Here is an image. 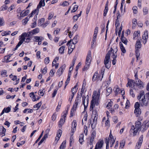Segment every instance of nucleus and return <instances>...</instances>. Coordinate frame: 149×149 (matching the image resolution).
Here are the masks:
<instances>
[{"label": "nucleus", "instance_id": "c9c22d12", "mask_svg": "<svg viewBox=\"0 0 149 149\" xmlns=\"http://www.w3.org/2000/svg\"><path fill=\"white\" fill-rule=\"evenodd\" d=\"M77 86H75L74 87L72 88L71 90V92L72 94L75 95L77 92Z\"/></svg>", "mask_w": 149, "mask_h": 149}, {"label": "nucleus", "instance_id": "423d86ee", "mask_svg": "<svg viewBox=\"0 0 149 149\" xmlns=\"http://www.w3.org/2000/svg\"><path fill=\"white\" fill-rule=\"evenodd\" d=\"M77 125V122L75 120H74L72 123V127L71 129V132L70 134V144L74 142L73 135L74 132L76 130V127Z\"/></svg>", "mask_w": 149, "mask_h": 149}, {"label": "nucleus", "instance_id": "f257e3e1", "mask_svg": "<svg viewBox=\"0 0 149 149\" xmlns=\"http://www.w3.org/2000/svg\"><path fill=\"white\" fill-rule=\"evenodd\" d=\"M102 88L101 87L97 92L96 91H94L92 99L91 101L90 106V109L92 110L93 108L94 105L97 106L99 104V100L100 96V90Z\"/></svg>", "mask_w": 149, "mask_h": 149}, {"label": "nucleus", "instance_id": "e2e57ef3", "mask_svg": "<svg viewBox=\"0 0 149 149\" xmlns=\"http://www.w3.org/2000/svg\"><path fill=\"white\" fill-rule=\"evenodd\" d=\"M97 34H93V38L92 42V43L93 44H94L96 40V38L97 37Z\"/></svg>", "mask_w": 149, "mask_h": 149}, {"label": "nucleus", "instance_id": "4d7b16f0", "mask_svg": "<svg viewBox=\"0 0 149 149\" xmlns=\"http://www.w3.org/2000/svg\"><path fill=\"white\" fill-rule=\"evenodd\" d=\"M113 105V102L111 101L109 102L107 104L106 107L108 109H110Z\"/></svg>", "mask_w": 149, "mask_h": 149}, {"label": "nucleus", "instance_id": "cd10ccee", "mask_svg": "<svg viewBox=\"0 0 149 149\" xmlns=\"http://www.w3.org/2000/svg\"><path fill=\"white\" fill-rule=\"evenodd\" d=\"M6 131V129L3 126L0 127V134L2 135V136L5 135V133Z\"/></svg>", "mask_w": 149, "mask_h": 149}, {"label": "nucleus", "instance_id": "4468645a", "mask_svg": "<svg viewBox=\"0 0 149 149\" xmlns=\"http://www.w3.org/2000/svg\"><path fill=\"white\" fill-rule=\"evenodd\" d=\"M141 47V42L139 40H137L135 45V52H139Z\"/></svg>", "mask_w": 149, "mask_h": 149}, {"label": "nucleus", "instance_id": "6e6d98bb", "mask_svg": "<svg viewBox=\"0 0 149 149\" xmlns=\"http://www.w3.org/2000/svg\"><path fill=\"white\" fill-rule=\"evenodd\" d=\"M4 20L3 17H0V27L3 26L4 24Z\"/></svg>", "mask_w": 149, "mask_h": 149}, {"label": "nucleus", "instance_id": "6e6552de", "mask_svg": "<svg viewBox=\"0 0 149 149\" xmlns=\"http://www.w3.org/2000/svg\"><path fill=\"white\" fill-rule=\"evenodd\" d=\"M91 59V52L89 51L86 57V65L83 69L84 70H86L89 68L90 65Z\"/></svg>", "mask_w": 149, "mask_h": 149}, {"label": "nucleus", "instance_id": "6ab92c4d", "mask_svg": "<svg viewBox=\"0 0 149 149\" xmlns=\"http://www.w3.org/2000/svg\"><path fill=\"white\" fill-rule=\"evenodd\" d=\"M148 31L146 30L144 31V33L143 36V43L145 44L147 41L148 38Z\"/></svg>", "mask_w": 149, "mask_h": 149}, {"label": "nucleus", "instance_id": "39448f33", "mask_svg": "<svg viewBox=\"0 0 149 149\" xmlns=\"http://www.w3.org/2000/svg\"><path fill=\"white\" fill-rule=\"evenodd\" d=\"M115 140L116 138L113 137L111 132L108 138H106L105 140L106 144V149H109V143L110 144V147H112L113 145L115 142Z\"/></svg>", "mask_w": 149, "mask_h": 149}, {"label": "nucleus", "instance_id": "5701e85b", "mask_svg": "<svg viewBox=\"0 0 149 149\" xmlns=\"http://www.w3.org/2000/svg\"><path fill=\"white\" fill-rule=\"evenodd\" d=\"M135 84V83L134 80H129L126 85V86L127 87H128V86L131 87H133L134 86Z\"/></svg>", "mask_w": 149, "mask_h": 149}, {"label": "nucleus", "instance_id": "338daca9", "mask_svg": "<svg viewBox=\"0 0 149 149\" xmlns=\"http://www.w3.org/2000/svg\"><path fill=\"white\" fill-rule=\"evenodd\" d=\"M91 5H88L87 6V8L86 9V13L87 15H88L90 10V8H91Z\"/></svg>", "mask_w": 149, "mask_h": 149}, {"label": "nucleus", "instance_id": "c756f323", "mask_svg": "<svg viewBox=\"0 0 149 149\" xmlns=\"http://www.w3.org/2000/svg\"><path fill=\"white\" fill-rule=\"evenodd\" d=\"M108 2H107L106 4L105 9L104 11L103 15L104 16H105L106 15L107 13L108 9Z\"/></svg>", "mask_w": 149, "mask_h": 149}, {"label": "nucleus", "instance_id": "58836bf2", "mask_svg": "<svg viewBox=\"0 0 149 149\" xmlns=\"http://www.w3.org/2000/svg\"><path fill=\"white\" fill-rule=\"evenodd\" d=\"M45 6V3L44 2V0H41L37 6V8H40L41 6Z\"/></svg>", "mask_w": 149, "mask_h": 149}, {"label": "nucleus", "instance_id": "4be33fe9", "mask_svg": "<svg viewBox=\"0 0 149 149\" xmlns=\"http://www.w3.org/2000/svg\"><path fill=\"white\" fill-rule=\"evenodd\" d=\"M105 120V126L107 128H108L110 126V121L108 118H107V120H106V118L104 117L102 120V122H103Z\"/></svg>", "mask_w": 149, "mask_h": 149}, {"label": "nucleus", "instance_id": "bb28decb", "mask_svg": "<svg viewBox=\"0 0 149 149\" xmlns=\"http://www.w3.org/2000/svg\"><path fill=\"white\" fill-rule=\"evenodd\" d=\"M11 109L10 107H8L7 108H5L2 110L1 113L0 114V116H2L5 112L6 113L9 112Z\"/></svg>", "mask_w": 149, "mask_h": 149}, {"label": "nucleus", "instance_id": "e433bc0d", "mask_svg": "<svg viewBox=\"0 0 149 149\" xmlns=\"http://www.w3.org/2000/svg\"><path fill=\"white\" fill-rule=\"evenodd\" d=\"M29 13V10H26L24 12H22L20 13V16L24 17L25 16H26Z\"/></svg>", "mask_w": 149, "mask_h": 149}, {"label": "nucleus", "instance_id": "393cba45", "mask_svg": "<svg viewBox=\"0 0 149 149\" xmlns=\"http://www.w3.org/2000/svg\"><path fill=\"white\" fill-rule=\"evenodd\" d=\"M140 36V31H135L134 32L133 35V38L134 40H136Z\"/></svg>", "mask_w": 149, "mask_h": 149}, {"label": "nucleus", "instance_id": "603ef678", "mask_svg": "<svg viewBox=\"0 0 149 149\" xmlns=\"http://www.w3.org/2000/svg\"><path fill=\"white\" fill-rule=\"evenodd\" d=\"M87 115L86 114L85 115L82 120V122L83 124L85 123L87 120Z\"/></svg>", "mask_w": 149, "mask_h": 149}, {"label": "nucleus", "instance_id": "f03ea898", "mask_svg": "<svg viewBox=\"0 0 149 149\" xmlns=\"http://www.w3.org/2000/svg\"><path fill=\"white\" fill-rule=\"evenodd\" d=\"M141 104L143 106H147L148 102V100L146 98L144 95V92L143 91H141L137 97Z\"/></svg>", "mask_w": 149, "mask_h": 149}, {"label": "nucleus", "instance_id": "412c9836", "mask_svg": "<svg viewBox=\"0 0 149 149\" xmlns=\"http://www.w3.org/2000/svg\"><path fill=\"white\" fill-rule=\"evenodd\" d=\"M149 127V121H145L143 123L142 128L144 130H146Z\"/></svg>", "mask_w": 149, "mask_h": 149}, {"label": "nucleus", "instance_id": "aec40b11", "mask_svg": "<svg viewBox=\"0 0 149 149\" xmlns=\"http://www.w3.org/2000/svg\"><path fill=\"white\" fill-rule=\"evenodd\" d=\"M44 39V38L42 36H36L33 37V41L34 42H38L42 41Z\"/></svg>", "mask_w": 149, "mask_h": 149}, {"label": "nucleus", "instance_id": "052dcab7", "mask_svg": "<svg viewBox=\"0 0 149 149\" xmlns=\"http://www.w3.org/2000/svg\"><path fill=\"white\" fill-rule=\"evenodd\" d=\"M114 90L115 93H116L117 94L120 93V90L119 88L118 87L114 88Z\"/></svg>", "mask_w": 149, "mask_h": 149}, {"label": "nucleus", "instance_id": "13d9d810", "mask_svg": "<svg viewBox=\"0 0 149 149\" xmlns=\"http://www.w3.org/2000/svg\"><path fill=\"white\" fill-rule=\"evenodd\" d=\"M148 9L147 7H145L143 8V12L144 15H146L148 13Z\"/></svg>", "mask_w": 149, "mask_h": 149}, {"label": "nucleus", "instance_id": "bf43d9fd", "mask_svg": "<svg viewBox=\"0 0 149 149\" xmlns=\"http://www.w3.org/2000/svg\"><path fill=\"white\" fill-rule=\"evenodd\" d=\"M69 28H68V29H67V30L65 31V32H66V34H67V33H69V36L70 38H71L72 36V33L71 31H69Z\"/></svg>", "mask_w": 149, "mask_h": 149}, {"label": "nucleus", "instance_id": "09e8293b", "mask_svg": "<svg viewBox=\"0 0 149 149\" xmlns=\"http://www.w3.org/2000/svg\"><path fill=\"white\" fill-rule=\"evenodd\" d=\"M66 142L64 141L63 142L59 149H64L66 146Z\"/></svg>", "mask_w": 149, "mask_h": 149}, {"label": "nucleus", "instance_id": "7ed1b4c3", "mask_svg": "<svg viewBox=\"0 0 149 149\" xmlns=\"http://www.w3.org/2000/svg\"><path fill=\"white\" fill-rule=\"evenodd\" d=\"M141 125V123L139 121L136 122L135 125H133L132 126L130 130L131 133H132L133 136H135L138 133L139 128H140Z\"/></svg>", "mask_w": 149, "mask_h": 149}, {"label": "nucleus", "instance_id": "1a4fd4ad", "mask_svg": "<svg viewBox=\"0 0 149 149\" xmlns=\"http://www.w3.org/2000/svg\"><path fill=\"white\" fill-rule=\"evenodd\" d=\"M111 49H112L111 51V53L112 54L111 56L113 59V60H112V64L113 65H115L116 61V58L117 57L116 52L117 51V49L116 48H115L114 49H112V48H111Z\"/></svg>", "mask_w": 149, "mask_h": 149}, {"label": "nucleus", "instance_id": "37998d69", "mask_svg": "<svg viewBox=\"0 0 149 149\" xmlns=\"http://www.w3.org/2000/svg\"><path fill=\"white\" fill-rule=\"evenodd\" d=\"M45 21L44 18H41L38 21V25L39 26H42V24Z\"/></svg>", "mask_w": 149, "mask_h": 149}, {"label": "nucleus", "instance_id": "2eb2a0df", "mask_svg": "<svg viewBox=\"0 0 149 149\" xmlns=\"http://www.w3.org/2000/svg\"><path fill=\"white\" fill-rule=\"evenodd\" d=\"M66 65L65 64L63 65L56 72L57 75L59 76L61 75Z\"/></svg>", "mask_w": 149, "mask_h": 149}, {"label": "nucleus", "instance_id": "8fccbe9b", "mask_svg": "<svg viewBox=\"0 0 149 149\" xmlns=\"http://www.w3.org/2000/svg\"><path fill=\"white\" fill-rule=\"evenodd\" d=\"M29 17H26L24 19L22 20V24L24 25H25L29 21Z\"/></svg>", "mask_w": 149, "mask_h": 149}, {"label": "nucleus", "instance_id": "a19ab883", "mask_svg": "<svg viewBox=\"0 0 149 149\" xmlns=\"http://www.w3.org/2000/svg\"><path fill=\"white\" fill-rule=\"evenodd\" d=\"M78 41V36L77 35H75L72 40V42L75 44H76Z\"/></svg>", "mask_w": 149, "mask_h": 149}, {"label": "nucleus", "instance_id": "f704fd0d", "mask_svg": "<svg viewBox=\"0 0 149 149\" xmlns=\"http://www.w3.org/2000/svg\"><path fill=\"white\" fill-rule=\"evenodd\" d=\"M112 89L111 87H109L107 88L106 90V95L107 96H109L110 94L111 93Z\"/></svg>", "mask_w": 149, "mask_h": 149}, {"label": "nucleus", "instance_id": "a18cd8bd", "mask_svg": "<svg viewBox=\"0 0 149 149\" xmlns=\"http://www.w3.org/2000/svg\"><path fill=\"white\" fill-rule=\"evenodd\" d=\"M11 56V55H8L7 56H6L4 57V59L6 61V62L8 63L10 61H9V60L10 59Z\"/></svg>", "mask_w": 149, "mask_h": 149}, {"label": "nucleus", "instance_id": "9d476101", "mask_svg": "<svg viewBox=\"0 0 149 149\" xmlns=\"http://www.w3.org/2000/svg\"><path fill=\"white\" fill-rule=\"evenodd\" d=\"M103 77V76H102V78L101 77L100 75L97 72H95L92 77V80L93 81H101Z\"/></svg>", "mask_w": 149, "mask_h": 149}, {"label": "nucleus", "instance_id": "c03bdc74", "mask_svg": "<svg viewBox=\"0 0 149 149\" xmlns=\"http://www.w3.org/2000/svg\"><path fill=\"white\" fill-rule=\"evenodd\" d=\"M68 113V111L67 110H65L62 113V115L61 118L65 119V118L66 117Z\"/></svg>", "mask_w": 149, "mask_h": 149}, {"label": "nucleus", "instance_id": "473e14b6", "mask_svg": "<svg viewBox=\"0 0 149 149\" xmlns=\"http://www.w3.org/2000/svg\"><path fill=\"white\" fill-rule=\"evenodd\" d=\"M119 45H120V49H121V51L122 52L123 54L125 53L126 52V50H125V47L123 46L122 43L121 42H120L119 43Z\"/></svg>", "mask_w": 149, "mask_h": 149}, {"label": "nucleus", "instance_id": "680f3d73", "mask_svg": "<svg viewBox=\"0 0 149 149\" xmlns=\"http://www.w3.org/2000/svg\"><path fill=\"white\" fill-rule=\"evenodd\" d=\"M56 89L54 90V91L52 93L53 97H54L56 95V94L57 93V90L58 89V88L57 86L56 87Z\"/></svg>", "mask_w": 149, "mask_h": 149}, {"label": "nucleus", "instance_id": "9b49d317", "mask_svg": "<svg viewBox=\"0 0 149 149\" xmlns=\"http://www.w3.org/2000/svg\"><path fill=\"white\" fill-rule=\"evenodd\" d=\"M96 132L95 131H93L90 137L89 141L87 143V144L88 145H90L93 146L94 139L96 136Z\"/></svg>", "mask_w": 149, "mask_h": 149}, {"label": "nucleus", "instance_id": "0e129e2a", "mask_svg": "<svg viewBox=\"0 0 149 149\" xmlns=\"http://www.w3.org/2000/svg\"><path fill=\"white\" fill-rule=\"evenodd\" d=\"M15 8V6L14 5H12L8 9V11L9 12H10L13 10Z\"/></svg>", "mask_w": 149, "mask_h": 149}, {"label": "nucleus", "instance_id": "2f4dec72", "mask_svg": "<svg viewBox=\"0 0 149 149\" xmlns=\"http://www.w3.org/2000/svg\"><path fill=\"white\" fill-rule=\"evenodd\" d=\"M134 112L136 116L138 117L141 114V111L140 108L136 109H135Z\"/></svg>", "mask_w": 149, "mask_h": 149}, {"label": "nucleus", "instance_id": "4c0bfd02", "mask_svg": "<svg viewBox=\"0 0 149 149\" xmlns=\"http://www.w3.org/2000/svg\"><path fill=\"white\" fill-rule=\"evenodd\" d=\"M84 134H80L79 139V141L81 144H82V143L84 141Z\"/></svg>", "mask_w": 149, "mask_h": 149}, {"label": "nucleus", "instance_id": "a211bd4d", "mask_svg": "<svg viewBox=\"0 0 149 149\" xmlns=\"http://www.w3.org/2000/svg\"><path fill=\"white\" fill-rule=\"evenodd\" d=\"M104 144V141L103 140L99 141L96 143L95 149H101Z\"/></svg>", "mask_w": 149, "mask_h": 149}, {"label": "nucleus", "instance_id": "f3484780", "mask_svg": "<svg viewBox=\"0 0 149 149\" xmlns=\"http://www.w3.org/2000/svg\"><path fill=\"white\" fill-rule=\"evenodd\" d=\"M143 136L141 135L139 139L138 142L137 144H136V145L135 147V149H139L141 146L143 141Z\"/></svg>", "mask_w": 149, "mask_h": 149}, {"label": "nucleus", "instance_id": "79ce46f5", "mask_svg": "<svg viewBox=\"0 0 149 149\" xmlns=\"http://www.w3.org/2000/svg\"><path fill=\"white\" fill-rule=\"evenodd\" d=\"M121 39L122 42L125 45H127V40L126 38L124 37L122 35L121 36Z\"/></svg>", "mask_w": 149, "mask_h": 149}, {"label": "nucleus", "instance_id": "dca6fc26", "mask_svg": "<svg viewBox=\"0 0 149 149\" xmlns=\"http://www.w3.org/2000/svg\"><path fill=\"white\" fill-rule=\"evenodd\" d=\"M93 106V109L91 110L90 109V111H92V116H98L97 115V111H98L99 109L97 107H96L95 105H94Z\"/></svg>", "mask_w": 149, "mask_h": 149}, {"label": "nucleus", "instance_id": "5fc2aeb1", "mask_svg": "<svg viewBox=\"0 0 149 149\" xmlns=\"http://www.w3.org/2000/svg\"><path fill=\"white\" fill-rule=\"evenodd\" d=\"M75 109H74L73 108H72L70 111V117H72L74 115L75 113Z\"/></svg>", "mask_w": 149, "mask_h": 149}, {"label": "nucleus", "instance_id": "3c124183", "mask_svg": "<svg viewBox=\"0 0 149 149\" xmlns=\"http://www.w3.org/2000/svg\"><path fill=\"white\" fill-rule=\"evenodd\" d=\"M97 116H93V117H94V118L93 120V122L92 124V125H96L97 123Z\"/></svg>", "mask_w": 149, "mask_h": 149}, {"label": "nucleus", "instance_id": "7c9ffc66", "mask_svg": "<svg viewBox=\"0 0 149 149\" xmlns=\"http://www.w3.org/2000/svg\"><path fill=\"white\" fill-rule=\"evenodd\" d=\"M29 95L30 97L31 98L33 102L36 101V96L35 95L34 93L31 92L29 93Z\"/></svg>", "mask_w": 149, "mask_h": 149}, {"label": "nucleus", "instance_id": "ea45409f", "mask_svg": "<svg viewBox=\"0 0 149 149\" xmlns=\"http://www.w3.org/2000/svg\"><path fill=\"white\" fill-rule=\"evenodd\" d=\"M65 46H64L61 47L58 49L59 53L62 54L64 53V51L65 49Z\"/></svg>", "mask_w": 149, "mask_h": 149}, {"label": "nucleus", "instance_id": "864d4df0", "mask_svg": "<svg viewBox=\"0 0 149 149\" xmlns=\"http://www.w3.org/2000/svg\"><path fill=\"white\" fill-rule=\"evenodd\" d=\"M11 33V32L10 31H6L3 32L1 34L2 36H4L10 35Z\"/></svg>", "mask_w": 149, "mask_h": 149}, {"label": "nucleus", "instance_id": "ddd939ff", "mask_svg": "<svg viewBox=\"0 0 149 149\" xmlns=\"http://www.w3.org/2000/svg\"><path fill=\"white\" fill-rule=\"evenodd\" d=\"M76 44L73 43L72 42V39H71L70 40L68 41L67 43V45H69L68 49L69 51H71V52L74 48L75 47V45Z\"/></svg>", "mask_w": 149, "mask_h": 149}, {"label": "nucleus", "instance_id": "de8ad7c7", "mask_svg": "<svg viewBox=\"0 0 149 149\" xmlns=\"http://www.w3.org/2000/svg\"><path fill=\"white\" fill-rule=\"evenodd\" d=\"M42 104L41 102H40L39 103H38L36 104L34 106V108H36V110H37L39 108L40 106H41Z\"/></svg>", "mask_w": 149, "mask_h": 149}, {"label": "nucleus", "instance_id": "20e7f679", "mask_svg": "<svg viewBox=\"0 0 149 149\" xmlns=\"http://www.w3.org/2000/svg\"><path fill=\"white\" fill-rule=\"evenodd\" d=\"M30 34L29 32L27 33H24L19 36V42L22 45L24 41L26 42H30L31 38L29 37Z\"/></svg>", "mask_w": 149, "mask_h": 149}, {"label": "nucleus", "instance_id": "72a5a7b5", "mask_svg": "<svg viewBox=\"0 0 149 149\" xmlns=\"http://www.w3.org/2000/svg\"><path fill=\"white\" fill-rule=\"evenodd\" d=\"M132 28L133 29H134L135 28L137 24L136 19H133L132 20Z\"/></svg>", "mask_w": 149, "mask_h": 149}, {"label": "nucleus", "instance_id": "774afa93", "mask_svg": "<svg viewBox=\"0 0 149 149\" xmlns=\"http://www.w3.org/2000/svg\"><path fill=\"white\" fill-rule=\"evenodd\" d=\"M137 8L136 6H134L132 8L133 12L134 13L136 14L137 13Z\"/></svg>", "mask_w": 149, "mask_h": 149}, {"label": "nucleus", "instance_id": "0eeeda50", "mask_svg": "<svg viewBox=\"0 0 149 149\" xmlns=\"http://www.w3.org/2000/svg\"><path fill=\"white\" fill-rule=\"evenodd\" d=\"M111 51H109L106 54L104 60V63L105 67L107 68H109L111 66V61H110V56Z\"/></svg>", "mask_w": 149, "mask_h": 149}, {"label": "nucleus", "instance_id": "f8f14e48", "mask_svg": "<svg viewBox=\"0 0 149 149\" xmlns=\"http://www.w3.org/2000/svg\"><path fill=\"white\" fill-rule=\"evenodd\" d=\"M96 132L95 131H93L90 137L89 141L87 143V144L88 145H90L93 146L94 139L96 136Z\"/></svg>", "mask_w": 149, "mask_h": 149}, {"label": "nucleus", "instance_id": "b1692460", "mask_svg": "<svg viewBox=\"0 0 149 149\" xmlns=\"http://www.w3.org/2000/svg\"><path fill=\"white\" fill-rule=\"evenodd\" d=\"M82 102L84 107V108L86 107L88 105V98L86 99L85 97H82Z\"/></svg>", "mask_w": 149, "mask_h": 149}, {"label": "nucleus", "instance_id": "49530a36", "mask_svg": "<svg viewBox=\"0 0 149 149\" xmlns=\"http://www.w3.org/2000/svg\"><path fill=\"white\" fill-rule=\"evenodd\" d=\"M65 119H63L62 118H61L59 122V126L61 127L64 123L65 122Z\"/></svg>", "mask_w": 149, "mask_h": 149}, {"label": "nucleus", "instance_id": "a878e982", "mask_svg": "<svg viewBox=\"0 0 149 149\" xmlns=\"http://www.w3.org/2000/svg\"><path fill=\"white\" fill-rule=\"evenodd\" d=\"M40 32V29L38 28H36L33 30L31 32H29V34L30 35L31 33L33 35H36V34Z\"/></svg>", "mask_w": 149, "mask_h": 149}, {"label": "nucleus", "instance_id": "69168bd1", "mask_svg": "<svg viewBox=\"0 0 149 149\" xmlns=\"http://www.w3.org/2000/svg\"><path fill=\"white\" fill-rule=\"evenodd\" d=\"M6 74L7 72L6 70H4L1 72V75L3 77H4L5 76L7 77V75H6Z\"/></svg>", "mask_w": 149, "mask_h": 149}, {"label": "nucleus", "instance_id": "c85d7f7f", "mask_svg": "<svg viewBox=\"0 0 149 149\" xmlns=\"http://www.w3.org/2000/svg\"><path fill=\"white\" fill-rule=\"evenodd\" d=\"M135 81L136 84L137 86L139 87H143V83L140 79H138V80Z\"/></svg>", "mask_w": 149, "mask_h": 149}]
</instances>
